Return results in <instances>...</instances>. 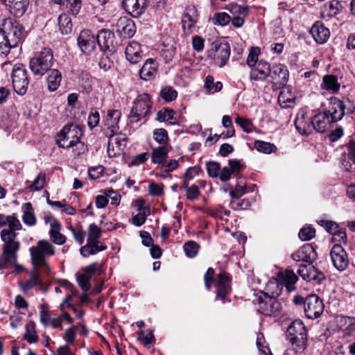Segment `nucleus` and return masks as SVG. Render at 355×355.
Masks as SVG:
<instances>
[{
  "label": "nucleus",
  "instance_id": "ddd939ff",
  "mask_svg": "<svg viewBox=\"0 0 355 355\" xmlns=\"http://www.w3.org/2000/svg\"><path fill=\"white\" fill-rule=\"evenodd\" d=\"M331 259L334 266L338 271H344L349 264V259L346 251L340 244H336L330 252Z\"/></svg>",
  "mask_w": 355,
  "mask_h": 355
},
{
  "label": "nucleus",
  "instance_id": "f704fd0d",
  "mask_svg": "<svg viewBox=\"0 0 355 355\" xmlns=\"http://www.w3.org/2000/svg\"><path fill=\"white\" fill-rule=\"evenodd\" d=\"M62 79V76L59 70H51L46 78L49 90L51 92L56 91L60 85Z\"/></svg>",
  "mask_w": 355,
  "mask_h": 355
},
{
  "label": "nucleus",
  "instance_id": "774afa93",
  "mask_svg": "<svg viewBox=\"0 0 355 355\" xmlns=\"http://www.w3.org/2000/svg\"><path fill=\"white\" fill-rule=\"evenodd\" d=\"M187 198L189 200H194L198 198L200 196L199 187L197 185H192L191 187H185Z\"/></svg>",
  "mask_w": 355,
  "mask_h": 355
},
{
  "label": "nucleus",
  "instance_id": "e2e57ef3",
  "mask_svg": "<svg viewBox=\"0 0 355 355\" xmlns=\"http://www.w3.org/2000/svg\"><path fill=\"white\" fill-rule=\"evenodd\" d=\"M207 171L209 177L218 178L220 170L219 163L216 162H208L206 164Z\"/></svg>",
  "mask_w": 355,
  "mask_h": 355
},
{
  "label": "nucleus",
  "instance_id": "0eeeda50",
  "mask_svg": "<svg viewBox=\"0 0 355 355\" xmlns=\"http://www.w3.org/2000/svg\"><path fill=\"white\" fill-rule=\"evenodd\" d=\"M257 311L265 316H277L280 313L282 305L275 297H270L268 293L261 291L257 298Z\"/></svg>",
  "mask_w": 355,
  "mask_h": 355
},
{
  "label": "nucleus",
  "instance_id": "7c9ffc66",
  "mask_svg": "<svg viewBox=\"0 0 355 355\" xmlns=\"http://www.w3.org/2000/svg\"><path fill=\"white\" fill-rule=\"evenodd\" d=\"M348 153L345 156L343 165L349 172H355V141L350 140L347 145Z\"/></svg>",
  "mask_w": 355,
  "mask_h": 355
},
{
  "label": "nucleus",
  "instance_id": "6e6d98bb",
  "mask_svg": "<svg viewBox=\"0 0 355 355\" xmlns=\"http://www.w3.org/2000/svg\"><path fill=\"white\" fill-rule=\"evenodd\" d=\"M297 280V275L291 270H286L284 277V284L288 291H292L295 288V284Z\"/></svg>",
  "mask_w": 355,
  "mask_h": 355
},
{
  "label": "nucleus",
  "instance_id": "393cba45",
  "mask_svg": "<svg viewBox=\"0 0 355 355\" xmlns=\"http://www.w3.org/2000/svg\"><path fill=\"white\" fill-rule=\"evenodd\" d=\"M157 72V63L152 58L146 60L142 67L139 70V77L141 79L148 81L153 80L156 76Z\"/></svg>",
  "mask_w": 355,
  "mask_h": 355
},
{
  "label": "nucleus",
  "instance_id": "b1692460",
  "mask_svg": "<svg viewBox=\"0 0 355 355\" xmlns=\"http://www.w3.org/2000/svg\"><path fill=\"white\" fill-rule=\"evenodd\" d=\"M41 275H44L42 272L36 270V272H31L28 279L19 282V286L22 292L27 293L33 289L37 286H42L43 281Z\"/></svg>",
  "mask_w": 355,
  "mask_h": 355
},
{
  "label": "nucleus",
  "instance_id": "bb28decb",
  "mask_svg": "<svg viewBox=\"0 0 355 355\" xmlns=\"http://www.w3.org/2000/svg\"><path fill=\"white\" fill-rule=\"evenodd\" d=\"M270 76V65L267 62L260 61L257 66L251 69L250 78L256 81L264 80Z\"/></svg>",
  "mask_w": 355,
  "mask_h": 355
},
{
  "label": "nucleus",
  "instance_id": "423d86ee",
  "mask_svg": "<svg viewBox=\"0 0 355 355\" xmlns=\"http://www.w3.org/2000/svg\"><path fill=\"white\" fill-rule=\"evenodd\" d=\"M354 110V107L349 99L341 101L336 97H331L329 99V106L325 111L336 123L341 120L345 114H350Z\"/></svg>",
  "mask_w": 355,
  "mask_h": 355
},
{
  "label": "nucleus",
  "instance_id": "f8f14e48",
  "mask_svg": "<svg viewBox=\"0 0 355 355\" xmlns=\"http://www.w3.org/2000/svg\"><path fill=\"white\" fill-rule=\"evenodd\" d=\"M297 267V273L304 280L320 284L325 278L324 274L315 268L312 263H300Z\"/></svg>",
  "mask_w": 355,
  "mask_h": 355
},
{
  "label": "nucleus",
  "instance_id": "a18cd8bd",
  "mask_svg": "<svg viewBox=\"0 0 355 355\" xmlns=\"http://www.w3.org/2000/svg\"><path fill=\"white\" fill-rule=\"evenodd\" d=\"M153 137L160 146L170 145L168 132L164 128H156L153 132Z\"/></svg>",
  "mask_w": 355,
  "mask_h": 355
},
{
  "label": "nucleus",
  "instance_id": "473e14b6",
  "mask_svg": "<svg viewBox=\"0 0 355 355\" xmlns=\"http://www.w3.org/2000/svg\"><path fill=\"white\" fill-rule=\"evenodd\" d=\"M340 85L338 82L337 76L334 75H325L322 77L320 88L328 91L331 94H336L340 89Z\"/></svg>",
  "mask_w": 355,
  "mask_h": 355
},
{
  "label": "nucleus",
  "instance_id": "4c0bfd02",
  "mask_svg": "<svg viewBox=\"0 0 355 355\" xmlns=\"http://www.w3.org/2000/svg\"><path fill=\"white\" fill-rule=\"evenodd\" d=\"M21 209L23 211V222L28 226L35 225L36 223V218L32 204L31 202H26L22 205Z\"/></svg>",
  "mask_w": 355,
  "mask_h": 355
},
{
  "label": "nucleus",
  "instance_id": "49530a36",
  "mask_svg": "<svg viewBox=\"0 0 355 355\" xmlns=\"http://www.w3.org/2000/svg\"><path fill=\"white\" fill-rule=\"evenodd\" d=\"M205 87L209 94H214L220 92L223 88V83L220 81L214 83L212 76H207L205 81Z\"/></svg>",
  "mask_w": 355,
  "mask_h": 355
},
{
  "label": "nucleus",
  "instance_id": "37998d69",
  "mask_svg": "<svg viewBox=\"0 0 355 355\" xmlns=\"http://www.w3.org/2000/svg\"><path fill=\"white\" fill-rule=\"evenodd\" d=\"M24 339L31 344L35 343L38 341L39 336L35 330V322H31L26 324Z\"/></svg>",
  "mask_w": 355,
  "mask_h": 355
},
{
  "label": "nucleus",
  "instance_id": "4468645a",
  "mask_svg": "<svg viewBox=\"0 0 355 355\" xmlns=\"http://www.w3.org/2000/svg\"><path fill=\"white\" fill-rule=\"evenodd\" d=\"M270 77L276 87H282L286 85L289 72L284 64H275L272 67L270 66Z\"/></svg>",
  "mask_w": 355,
  "mask_h": 355
},
{
  "label": "nucleus",
  "instance_id": "2f4dec72",
  "mask_svg": "<svg viewBox=\"0 0 355 355\" xmlns=\"http://www.w3.org/2000/svg\"><path fill=\"white\" fill-rule=\"evenodd\" d=\"M106 249V245L102 242L87 241V244L80 248V252L83 257H87Z\"/></svg>",
  "mask_w": 355,
  "mask_h": 355
},
{
  "label": "nucleus",
  "instance_id": "72a5a7b5",
  "mask_svg": "<svg viewBox=\"0 0 355 355\" xmlns=\"http://www.w3.org/2000/svg\"><path fill=\"white\" fill-rule=\"evenodd\" d=\"M175 112L169 108H164L159 110L157 114L156 119L159 122H165L169 125H178L179 123L175 117Z\"/></svg>",
  "mask_w": 355,
  "mask_h": 355
},
{
  "label": "nucleus",
  "instance_id": "a878e982",
  "mask_svg": "<svg viewBox=\"0 0 355 355\" xmlns=\"http://www.w3.org/2000/svg\"><path fill=\"white\" fill-rule=\"evenodd\" d=\"M311 33L315 41L318 44L325 43L330 35L329 30L319 21L313 24L311 29Z\"/></svg>",
  "mask_w": 355,
  "mask_h": 355
},
{
  "label": "nucleus",
  "instance_id": "bf43d9fd",
  "mask_svg": "<svg viewBox=\"0 0 355 355\" xmlns=\"http://www.w3.org/2000/svg\"><path fill=\"white\" fill-rule=\"evenodd\" d=\"M199 246L195 241H188L184 245V250L188 257L193 258L196 257L198 252Z\"/></svg>",
  "mask_w": 355,
  "mask_h": 355
},
{
  "label": "nucleus",
  "instance_id": "8fccbe9b",
  "mask_svg": "<svg viewBox=\"0 0 355 355\" xmlns=\"http://www.w3.org/2000/svg\"><path fill=\"white\" fill-rule=\"evenodd\" d=\"M235 123L240 126L242 130L248 133L252 132L255 127L250 119L237 116L235 119Z\"/></svg>",
  "mask_w": 355,
  "mask_h": 355
},
{
  "label": "nucleus",
  "instance_id": "a211bd4d",
  "mask_svg": "<svg viewBox=\"0 0 355 355\" xmlns=\"http://www.w3.org/2000/svg\"><path fill=\"white\" fill-rule=\"evenodd\" d=\"M198 20V10L195 6L187 8L182 17V28L185 34H190L193 31Z\"/></svg>",
  "mask_w": 355,
  "mask_h": 355
},
{
  "label": "nucleus",
  "instance_id": "5fc2aeb1",
  "mask_svg": "<svg viewBox=\"0 0 355 355\" xmlns=\"http://www.w3.org/2000/svg\"><path fill=\"white\" fill-rule=\"evenodd\" d=\"M160 96L166 102H171L177 98L178 92L172 87L166 86L161 90Z\"/></svg>",
  "mask_w": 355,
  "mask_h": 355
},
{
  "label": "nucleus",
  "instance_id": "3c124183",
  "mask_svg": "<svg viewBox=\"0 0 355 355\" xmlns=\"http://www.w3.org/2000/svg\"><path fill=\"white\" fill-rule=\"evenodd\" d=\"M231 21V17L225 12H216L211 19L214 25L224 26Z\"/></svg>",
  "mask_w": 355,
  "mask_h": 355
},
{
  "label": "nucleus",
  "instance_id": "0e129e2a",
  "mask_svg": "<svg viewBox=\"0 0 355 355\" xmlns=\"http://www.w3.org/2000/svg\"><path fill=\"white\" fill-rule=\"evenodd\" d=\"M150 214V209H145L143 212H139L132 218V224L135 226H141L145 223L146 217Z\"/></svg>",
  "mask_w": 355,
  "mask_h": 355
},
{
  "label": "nucleus",
  "instance_id": "4be33fe9",
  "mask_svg": "<svg viewBox=\"0 0 355 355\" xmlns=\"http://www.w3.org/2000/svg\"><path fill=\"white\" fill-rule=\"evenodd\" d=\"M311 119L307 116L306 111L301 109L297 114L295 125L297 130L302 135H309L312 131Z\"/></svg>",
  "mask_w": 355,
  "mask_h": 355
},
{
  "label": "nucleus",
  "instance_id": "338daca9",
  "mask_svg": "<svg viewBox=\"0 0 355 355\" xmlns=\"http://www.w3.org/2000/svg\"><path fill=\"white\" fill-rule=\"evenodd\" d=\"M40 320L41 323L45 327H49L50 322L51 320V315L49 310L42 306L39 312Z\"/></svg>",
  "mask_w": 355,
  "mask_h": 355
},
{
  "label": "nucleus",
  "instance_id": "69168bd1",
  "mask_svg": "<svg viewBox=\"0 0 355 355\" xmlns=\"http://www.w3.org/2000/svg\"><path fill=\"white\" fill-rule=\"evenodd\" d=\"M67 3V7L69 8V12L72 15H77L82 6V1L81 0H65Z\"/></svg>",
  "mask_w": 355,
  "mask_h": 355
},
{
  "label": "nucleus",
  "instance_id": "9b49d317",
  "mask_svg": "<svg viewBox=\"0 0 355 355\" xmlns=\"http://www.w3.org/2000/svg\"><path fill=\"white\" fill-rule=\"evenodd\" d=\"M209 52L214 53V59L216 64L218 67H223L230 58V46L227 42H214Z\"/></svg>",
  "mask_w": 355,
  "mask_h": 355
},
{
  "label": "nucleus",
  "instance_id": "6e6552de",
  "mask_svg": "<svg viewBox=\"0 0 355 355\" xmlns=\"http://www.w3.org/2000/svg\"><path fill=\"white\" fill-rule=\"evenodd\" d=\"M121 116V113L120 110H110L107 112V114L103 120V131L109 139L107 148L108 153H110L112 138L119 131V122Z\"/></svg>",
  "mask_w": 355,
  "mask_h": 355
},
{
  "label": "nucleus",
  "instance_id": "4d7b16f0",
  "mask_svg": "<svg viewBox=\"0 0 355 355\" xmlns=\"http://www.w3.org/2000/svg\"><path fill=\"white\" fill-rule=\"evenodd\" d=\"M101 230L95 224H91L88 229L87 241L101 242L98 239L101 236Z\"/></svg>",
  "mask_w": 355,
  "mask_h": 355
},
{
  "label": "nucleus",
  "instance_id": "20e7f679",
  "mask_svg": "<svg viewBox=\"0 0 355 355\" xmlns=\"http://www.w3.org/2000/svg\"><path fill=\"white\" fill-rule=\"evenodd\" d=\"M151 107L152 102L148 94L138 95L128 115L130 122L135 123L145 119L150 114Z\"/></svg>",
  "mask_w": 355,
  "mask_h": 355
},
{
  "label": "nucleus",
  "instance_id": "5701e85b",
  "mask_svg": "<svg viewBox=\"0 0 355 355\" xmlns=\"http://www.w3.org/2000/svg\"><path fill=\"white\" fill-rule=\"evenodd\" d=\"M231 291L230 277L229 274L221 272L216 279V299L224 300Z\"/></svg>",
  "mask_w": 355,
  "mask_h": 355
},
{
  "label": "nucleus",
  "instance_id": "f03ea898",
  "mask_svg": "<svg viewBox=\"0 0 355 355\" xmlns=\"http://www.w3.org/2000/svg\"><path fill=\"white\" fill-rule=\"evenodd\" d=\"M31 263L35 270H39L45 275H49L51 268L47 258L54 256L55 248L47 240H40L35 245L29 249Z\"/></svg>",
  "mask_w": 355,
  "mask_h": 355
},
{
  "label": "nucleus",
  "instance_id": "58836bf2",
  "mask_svg": "<svg viewBox=\"0 0 355 355\" xmlns=\"http://www.w3.org/2000/svg\"><path fill=\"white\" fill-rule=\"evenodd\" d=\"M10 12L17 17L22 16L29 3L28 0H8Z\"/></svg>",
  "mask_w": 355,
  "mask_h": 355
},
{
  "label": "nucleus",
  "instance_id": "c756f323",
  "mask_svg": "<svg viewBox=\"0 0 355 355\" xmlns=\"http://www.w3.org/2000/svg\"><path fill=\"white\" fill-rule=\"evenodd\" d=\"M8 22L10 24L11 28L10 31L7 33V37L10 40V44H11L14 48L22 40L24 28L22 26L18 23H12L10 19H9Z\"/></svg>",
  "mask_w": 355,
  "mask_h": 355
},
{
  "label": "nucleus",
  "instance_id": "13d9d810",
  "mask_svg": "<svg viewBox=\"0 0 355 355\" xmlns=\"http://www.w3.org/2000/svg\"><path fill=\"white\" fill-rule=\"evenodd\" d=\"M315 235V230L311 226H305L299 232V238L304 241L312 239Z\"/></svg>",
  "mask_w": 355,
  "mask_h": 355
},
{
  "label": "nucleus",
  "instance_id": "c85d7f7f",
  "mask_svg": "<svg viewBox=\"0 0 355 355\" xmlns=\"http://www.w3.org/2000/svg\"><path fill=\"white\" fill-rule=\"evenodd\" d=\"M171 149V145H162L152 148L151 162L155 164H164Z\"/></svg>",
  "mask_w": 355,
  "mask_h": 355
},
{
  "label": "nucleus",
  "instance_id": "cd10ccee",
  "mask_svg": "<svg viewBox=\"0 0 355 355\" xmlns=\"http://www.w3.org/2000/svg\"><path fill=\"white\" fill-rule=\"evenodd\" d=\"M126 59L132 64L139 62L141 59V51L140 44L135 41H132L125 48Z\"/></svg>",
  "mask_w": 355,
  "mask_h": 355
},
{
  "label": "nucleus",
  "instance_id": "39448f33",
  "mask_svg": "<svg viewBox=\"0 0 355 355\" xmlns=\"http://www.w3.org/2000/svg\"><path fill=\"white\" fill-rule=\"evenodd\" d=\"M82 135V129L78 125L67 124L58 134L56 144L60 148H69L78 143Z\"/></svg>",
  "mask_w": 355,
  "mask_h": 355
},
{
  "label": "nucleus",
  "instance_id": "f257e3e1",
  "mask_svg": "<svg viewBox=\"0 0 355 355\" xmlns=\"http://www.w3.org/2000/svg\"><path fill=\"white\" fill-rule=\"evenodd\" d=\"M9 229H3L1 232V239L3 242V252L0 257V268H3L8 263H14L17 259V251L20 243L15 241V231L21 229L19 220L14 216H9L8 220Z\"/></svg>",
  "mask_w": 355,
  "mask_h": 355
},
{
  "label": "nucleus",
  "instance_id": "864d4df0",
  "mask_svg": "<svg viewBox=\"0 0 355 355\" xmlns=\"http://www.w3.org/2000/svg\"><path fill=\"white\" fill-rule=\"evenodd\" d=\"M226 9L232 15H241L243 17H247L249 14L248 6H242L237 3H230L226 7Z\"/></svg>",
  "mask_w": 355,
  "mask_h": 355
},
{
  "label": "nucleus",
  "instance_id": "7ed1b4c3",
  "mask_svg": "<svg viewBox=\"0 0 355 355\" xmlns=\"http://www.w3.org/2000/svg\"><path fill=\"white\" fill-rule=\"evenodd\" d=\"M54 64L53 55L51 49L43 48L31 59L30 69L34 75H44Z\"/></svg>",
  "mask_w": 355,
  "mask_h": 355
},
{
  "label": "nucleus",
  "instance_id": "052dcab7",
  "mask_svg": "<svg viewBox=\"0 0 355 355\" xmlns=\"http://www.w3.org/2000/svg\"><path fill=\"white\" fill-rule=\"evenodd\" d=\"M289 342L293 346L296 347V350H302L305 348L306 343V335L300 336H294L288 338Z\"/></svg>",
  "mask_w": 355,
  "mask_h": 355
},
{
  "label": "nucleus",
  "instance_id": "a19ab883",
  "mask_svg": "<svg viewBox=\"0 0 355 355\" xmlns=\"http://www.w3.org/2000/svg\"><path fill=\"white\" fill-rule=\"evenodd\" d=\"M61 227L60 224L57 227L50 228L49 232L51 241L58 245H63L67 240L66 236L60 233Z\"/></svg>",
  "mask_w": 355,
  "mask_h": 355
},
{
  "label": "nucleus",
  "instance_id": "2eb2a0df",
  "mask_svg": "<svg viewBox=\"0 0 355 355\" xmlns=\"http://www.w3.org/2000/svg\"><path fill=\"white\" fill-rule=\"evenodd\" d=\"M100 269L97 263H93L83 269L82 272L76 273V279L83 291L89 290L92 277Z\"/></svg>",
  "mask_w": 355,
  "mask_h": 355
},
{
  "label": "nucleus",
  "instance_id": "603ef678",
  "mask_svg": "<svg viewBox=\"0 0 355 355\" xmlns=\"http://www.w3.org/2000/svg\"><path fill=\"white\" fill-rule=\"evenodd\" d=\"M222 124L224 128H227V132L221 135L223 138L234 137L235 135V130L231 117L228 115H224L222 118Z\"/></svg>",
  "mask_w": 355,
  "mask_h": 355
},
{
  "label": "nucleus",
  "instance_id": "c03bdc74",
  "mask_svg": "<svg viewBox=\"0 0 355 355\" xmlns=\"http://www.w3.org/2000/svg\"><path fill=\"white\" fill-rule=\"evenodd\" d=\"M58 25L63 35L69 34L72 30L71 18L65 13L60 15L58 17Z\"/></svg>",
  "mask_w": 355,
  "mask_h": 355
},
{
  "label": "nucleus",
  "instance_id": "e433bc0d",
  "mask_svg": "<svg viewBox=\"0 0 355 355\" xmlns=\"http://www.w3.org/2000/svg\"><path fill=\"white\" fill-rule=\"evenodd\" d=\"M96 38V42L101 49H108L113 42V34L110 31L101 30Z\"/></svg>",
  "mask_w": 355,
  "mask_h": 355
},
{
  "label": "nucleus",
  "instance_id": "dca6fc26",
  "mask_svg": "<svg viewBox=\"0 0 355 355\" xmlns=\"http://www.w3.org/2000/svg\"><path fill=\"white\" fill-rule=\"evenodd\" d=\"M78 44L85 54H91L96 46V36L89 30H83L78 37Z\"/></svg>",
  "mask_w": 355,
  "mask_h": 355
},
{
  "label": "nucleus",
  "instance_id": "412c9836",
  "mask_svg": "<svg viewBox=\"0 0 355 355\" xmlns=\"http://www.w3.org/2000/svg\"><path fill=\"white\" fill-rule=\"evenodd\" d=\"M335 122L331 119L326 111L315 114L311 119L313 128L318 132L323 133L331 128V125Z\"/></svg>",
  "mask_w": 355,
  "mask_h": 355
},
{
  "label": "nucleus",
  "instance_id": "ea45409f",
  "mask_svg": "<svg viewBox=\"0 0 355 355\" xmlns=\"http://www.w3.org/2000/svg\"><path fill=\"white\" fill-rule=\"evenodd\" d=\"M287 337H294L306 335V329L300 320H295L288 327Z\"/></svg>",
  "mask_w": 355,
  "mask_h": 355
},
{
  "label": "nucleus",
  "instance_id": "c9c22d12",
  "mask_svg": "<svg viewBox=\"0 0 355 355\" xmlns=\"http://www.w3.org/2000/svg\"><path fill=\"white\" fill-rule=\"evenodd\" d=\"M340 12L339 3L332 0L324 5L321 10V17L324 19H329Z\"/></svg>",
  "mask_w": 355,
  "mask_h": 355
},
{
  "label": "nucleus",
  "instance_id": "79ce46f5",
  "mask_svg": "<svg viewBox=\"0 0 355 355\" xmlns=\"http://www.w3.org/2000/svg\"><path fill=\"white\" fill-rule=\"evenodd\" d=\"M293 98L294 97L290 88L283 86L278 96L279 105L284 107H288L290 106V103L293 101Z\"/></svg>",
  "mask_w": 355,
  "mask_h": 355
},
{
  "label": "nucleus",
  "instance_id": "6ab92c4d",
  "mask_svg": "<svg viewBox=\"0 0 355 355\" xmlns=\"http://www.w3.org/2000/svg\"><path fill=\"white\" fill-rule=\"evenodd\" d=\"M114 27L119 35L125 38L132 37L136 32L135 22L127 17L119 18Z\"/></svg>",
  "mask_w": 355,
  "mask_h": 355
},
{
  "label": "nucleus",
  "instance_id": "de8ad7c7",
  "mask_svg": "<svg viewBox=\"0 0 355 355\" xmlns=\"http://www.w3.org/2000/svg\"><path fill=\"white\" fill-rule=\"evenodd\" d=\"M7 32L0 28V53L7 55L10 49L13 48L12 45H10V40L7 37Z\"/></svg>",
  "mask_w": 355,
  "mask_h": 355
},
{
  "label": "nucleus",
  "instance_id": "1a4fd4ad",
  "mask_svg": "<svg viewBox=\"0 0 355 355\" xmlns=\"http://www.w3.org/2000/svg\"><path fill=\"white\" fill-rule=\"evenodd\" d=\"M12 83L15 92L19 95H24L28 89L29 80L27 71L22 64H16L12 71Z\"/></svg>",
  "mask_w": 355,
  "mask_h": 355
},
{
  "label": "nucleus",
  "instance_id": "f3484780",
  "mask_svg": "<svg viewBox=\"0 0 355 355\" xmlns=\"http://www.w3.org/2000/svg\"><path fill=\"white\" fill-rule=\"evenodd\" d=\"M148 3V0H122L124 10L135 18L140 17L146 12Z\"/></svg>",
  "mask_w": 355,
  "mask_h": 355
},
{
  "label": "nucleus",
  "instance_id": "9d476101",
  "mask_svg": "<svg viewBox=\"0 0 355 355\" xmlns=\"http://www.w3.org/2000/svg\"><path fill=\"white\" fill-rule=\"evenodd\" d=\"M324 305L321 298L312 294L305 298L304 311L306 317L314 320L319 318L324 311Z\"/></svg>",
  "mask_w": 355,
  "mask_h": 355
},
{
  "label": "nucleus",
  "instance_id": "680f3d73",
  "mask_svg": "<svg viewBox=\"0 0 355 355\" xmlns=\"http://www.w3.org/2000/svg\"><path fill=\"white\" fill-rule=\"evenodd\" d=\"M46 181V175L44 173H40L33 183L29 187L31 191H39L43 189Z\"/></svg>",
  "mask_w": 355,
  "mask_h": 355
},
{
  "label": "nucleus",
  "instance_id": "aec40b11",
  "mask_svg": "<svg viewBox=\"0 0 355 355\" xmlns=\"http://www.w3.org/2000/svg\"><path fill=\"white\" fill-rule=\"evenodd\" d=\"M292 258L297 262L312 263L317 258V253L311 244H304L292 254Z\"/></svg>",
  "mask_w": 355,
  "mask_h": 355
},
{
  "label": "nucleus",
  "instance_id": "09e8293b",
  "mask_svg": "<svg viewBox=\"0 0 355 355\" xmlns=\"http://www.w3.org/2000/svg\"><path fill=\"white\" fill-rule=\"evenodd\" d=\"M254 146L259 152L267 154L275 152L277 149L273 144L261 140H256Z\"/></svg>",
  "mask_w": 355,
  "mask_h": 355
}]
</instances>
